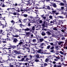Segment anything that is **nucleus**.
Returning a JSON list of instances; mask_svg holds the SVG:
<instances>
[{
    "label": "nucleus",
    "instance_id": "obj_5",
    "mask_svg": "<svg viewBox=\"0 0 67 67\" xmlns=\"http://www.w3.org/2000/svg\"><path fill=\"white\" fill-rule=\"evenodd\" d=\"M23 30H24L25 31H28L29 32H31V28L30 27L29 28L28 27H26L25 29H23Z\"/></svg>",
    "mask_w": 67,
    "mask_h": 67
},
{
    "label": "nucleus",
    "instance_id": "obj_14",
    "mask_svg": "<svg viewBox=\"0 0 67 67\" xmlns=\"http://www.w3.org/2000/svg\"><path fill=\"white\" fill-rule=\"evenodd\" d=\"M18 58V60L19 62H21V59L22 58V56L21 55H20V56H18L17 57Z\"/></svg>",
    "mask_w": 67,
    "mask_h": 67
},
{
    "label": "nucleus",
    "instance_id": "obj_50",
    "mask_svg": "<svg viewBox=\"0 0 67 67\" xmlns=\"http://www.w3.org/2000/svg\"><path fill=\"white\" fill-rule=\"evenodd\" d=\"M60 53L62 54V55H64V52H63L62 51H60L59 52Z\"/></svg>",
    "mask_w": 67,
    "mask_h": 67
},
{
    "label": "nucleus",
    "instance_id": "obj_24",
    "mask_svg": "<svg viewBox=\"0 0 67 67\" xmlns=\"http://www.w3.org/2000/svg\"><path fill=\"white\" fill-rule=\"evenodd\" d=\"M2 25L3 26H2V28L3 29H4V27H7V25H4L3 24H2Z\"/></svg>",
    "mask_w": 67,
    "mask_h": 67
},
{
    "label": "nucleus",
    "instance_id": "obj_20",
    "mask_svg": "<svg viewBox=\"0 0 67 67\" xmlns=\"http://www.w3.org/2000/svg\"><path fill=\"white\" fill-rule=\"evenodd\" d=\"M53 30L57 31H58V28L57 27H54L53 28Z\"/></svg>",
    "mask_w": 67,
    "mask_h": 67
},
{
    "label": "nucleus",
    "instance_id": "obj_6",
    "mask_svg": "<svg viewBox=\"0 0 67 67\" xmlns=\"http://www.w3.org/2000/svg\"><path fill=\"white\" fill-rule=\"evenodd\" d=\"M27 56L26 55H23L22 56L21 59V60L20 62H24L25 60V58L26 57H27Z\"/></svg>",
    "mask_w": 67,
    "mask_h": 67
},
{
    "label": "nucleus",
    "instance_id": "obj_33",
    "mask_svg": "<svg viewBox=\"0 0 67 67\" xmlns=\"http://www.w3.org/2000/svg\"><path fill=\"white\" fill-rule=\"evenodd\" d=\"M32 42L33 43H35L36 42V39H34L32 40Z\"/></svg>",
    "mask_w": 67,
    "mask_h": 67
},
{
    "label": "nucleus",
    "instance_id": "obj_58",
    "mask_svg": "<svg viewBox=\"0 0 67 67\" xmlns=\"http://www.w3.org/2000/svg\"><path fill=\"white\" fill-rule=\"evenodd\" d=\"M64 3L65 4H66V2H66V1L65 0H64V1H63Z\"/></svg>",
    "mask_w": 67,
    "mask_h": 67
},
{
    "label": "nucleus",
    "instance_id": "obj_52",
    "mask_svg": "<svg viewBox=\"0 0 67 67\" xmlns=\"http://www.w3.org/2000/svg\"><path fill=\"white\" fill-rule=\"evenodd\" d=\"M32 3L33 4V5H36V3H35V2H32Z\"/></svg>",
    "mask_w": 67,
    "mask_h": 67
},
{
    "label": "nucleus",
    "instance_id": "obj_48",
    "mask_svg": "<svg viewBox=\"0 0 67 67\" xmlns=\"http://www.w3.org/2000/svg\"><path fill=\"white\" fill-rule=\"evenodd\" d=\"M51 46L50 45H49L47 46V49H49L50 48H51Z\"/></svg>",
    "mask_w": 67,
    "mask_h": 67
},
{
    "label": "nucleus",
    "instance_id": "obj_59",
    "mask_svg": "<svg viewBox=\"0 0 67 67\" xmlns=\"http://www.w3.org/2000/svg\"><path fill=\"white\" fill-rule=\"evenodd\" d=\"M63 28L64 29H67V28H66V27L65 26H63Z\"/></svg>",
    "mask_w": 67,
    "mask_h": 67
},
{
    "label": "nucleus",
    "instance_id": "obj_43",
    "mask_svg": "<svg viewBox=\"0 0 67 67\" xmlns=\"http://www.w3.org/2000/svg\"><path fill=\"white\" fill-rule=\"evenodd\" d=\"M12 29H13V30H14V28L13 27H12L11 29H9V31H12Z\"/></svg>",
    "mask_w": 67,
    "mask_h": 67
},
{
    "label": "nucleus",
    "instance_id": "obj_27",
    "mask_svg": "<svg viewBox=\"0 0 67 67\" xmlns=\"http://www.w3.org/2000/svg\"><path fill=\"white\" fill-rule=\"evenodd\" d=\"M20 10H21V9H20V8H18L17 9H16V11L18 12H20Z\"/></svg>",
    "mask_w": 67,
    "mask_h": 67
},
{
    "label": "nucleus",
    "instance_id": "obj_29",
    "mask_svg": "<svg viewBox=\"0 0 67 67\" xmlns=\"http://www.w3.org/2000/svg\"><path fill=\"white\" fill-rule=\"evenodd\" d=\"M45 1H46V0H42L41 1H40L39 2V3H41V2H43L44 3L45 2Z\"/></svg>",
    "mask_w": 67,
    "mask_h": 67
},
{
    "label": "nucleus",
    "instance_id": "obj_7",
    "mask_svg": "<svg viewBox=\"0 0 67 67\" xmlns=\"http://www.w3.org/2000/svg\"><path fill=\"white\" fill-rule=\"evenodd\" d=\"M25 36H26L27 37H30V32H27L25 31Z\"/></svg>",
    "mask_w": 67,
    "mask_h": 67
},
{
    "label": "nucleus",
    "instance_id": "obj_61",
    "mask_svg": "<svg viewBox=\"0 0 67 67\" xmlns=\"http://www.w3.org/2000/svg\"><path fill=\"white\" fill-rule=\"evenodd\" d=\"M9 67H13V65L11 64H10V65H9Z\"/></svg>",
    "mask_w": 67,
    "mask_h": 67
},
{
    "label": "nucleus",
    "instance_id": "obj_53",
    "mask_svg": "<svg viewBox=\"0 0 67 67\" xmlns=\"http://www.w3.org/2000/svg\"><path fill=\"white\" fill-rule=\"evenodd\" d=\"M42 23H43V21H42V20H40L39 21V23L41 24Z\"/></svg>",
    "mask_w": 67,
    "mask_h": 67
},
{
    "label": "nucleus",
    "instance_id": "obj_64",
    "mask_svg": "<svg viewBox=\"0 0 67 67\" xmlns=\"http://www.w3.org/2000/svg\"><path fill=\"white\" fill-rule=\"evenodd\" d=\"M23 47L24 48H22V49H23V50H24V51H25V50H26L25 49H26V48H25V47Z\"/></svg>",
    "mask_w": 67,
    "mask_h": 67
},
{
    "label": "nucleus",
    "instance_id": "obj_32",
    "mask_svg": "<svg viewBox=\"0 0 67 67\" xmlns=\"http://www.w3.org/2000/svg\"><path fill=\"white\" fill-rule=\"evenodd\" d=\"M25 60L24 62H27V61H28L29 60V58L26 57L25 58Z\"/></svg>",
    "mask_w": 67,
    "mask_h": 67
},
{
    "label": "nucleus",
    "instance_id": "obj_62",
    "mask_svg": "<svg viewBox=\"0 0 67 67\" xmlns=\"http://www.w3.org/2000/svg\"><path fill=\"white\" fill-rule=\"evenodd\" d=\"M44 66H47V64L46 63H45L44 64Z\"/></svg>",
    "mask_w": 67,
    "mask_h": 67
},
{
    "label": "nucleus",
    "instance_id": "obj_41",
    "mask_svg": "<svg viewBox=\"0 0 67 67\" xmlns=\"http://www.w3.org/2000/svg\"><path fill=\"white\" fill-rule=\"evenodd\" d=\"M36 19H37V20L39 21L40 20V17H36Z\"/></svg>",
    "mask_w": 67,
    "mask_h": 67
},
{
    "label": "nucleus",
    "instance_id": "obj_49",
    "mask_svg": "<svg viewBox=\"0 0 67 67\" xmlns=\"http://www.w3.org/2000/svg\"><path fill=\"white\" fill-rule=\"evenodd\" d=\"M35 62H39L40 61H39V60L37 59H36L35 60Z\"/></svg>",
    "mask_w": 67,
    "mask_h": 67
},
{
    "label": "nucleus",
    "instance_id": "obj_4",
    "mask_svg": "<svg viewBox=\"0 0 67 67\" xmlns=\"http://www.w3.org/2000/svg\"><path fill=\"white\" fill-rule=\"evenodd\" d=\"M50 6L51 7H53L54 8H56L57 7V5L56 4V3H51V4L50 5Z\"/></svg>",
    "mask_w": 67,
    "mask_h": 67
},
{
    "label": "nucleus",
    "instance_id": "obj_38",
    "mask_svg": "<svg viewBox=\"0 0 67 67\" xmlns=\"http://www.w3.org/2000/svg\"><path fill=\"white\" fill-rule=\"evenodd\" d=\"M32 9H31V8H30L29 9H27V11H31Z\"/></svg>",
    "mask_w": 67,
    "mask_h": 67
},
{
    "label": "nucleus",
    "instance_id": "obj_23",
    "mask_svg": "<svg viewBox=\"0 0 67 67\" xmlns=\"http://www.w3.org/2000/svg\"><path fill=\"white\" fill-rule=\"evenodd\" d=\"M46 10H51V8L49 7V6H46Z\"/></svg>",
    "mask_w": 67,
    "mask_h": 67
},
{
    "label": "nucleus",
    "instance_id": "obj_42",
    "mask_svg": "<svg viewBox=\"0 0 67 67\" xmlns=\"http://www.w3.org/2000/svg\"><path fill=\"white\" fill-rule=\"evenodd\" d=\"M7 7V6L6 5H4V4L3 3V4L2 6V7H3V8H4V7Z\"/></svg>",
    "mask_w": 67,
    "mask_h": 67
},
{
    "label": "nucleus",
    "instance_id": "obj_3",
    "mask_svg": "<svg viewBox=\"0 0 67 67\" xmlns=\"http://www.w3.org/2000/svg\"><path fill=\"white\" fill-rule=\"evenodd\" d=\"M13 53H15V54H14V56H15V55H17L20 54V52L19 51H18L16 50H13Z\"/></svg>",
    "mask_w": 67,
    "mask_h": 67
},
{
    "label": "nucleus",
    "instance_id": "obj_18",
    "mask_svg": "<svg viewBox=\"0 0 67 67\" xmlns=\"http://www.w3.org/2000/svg\"><path fill=\"white\" fill-rule=\"evenodd\" d=\"M23 42L21 41L19 43H18V44L17 45V46L18 47L19 46V45H23Z\"/></svg>",
    "mask_w": 67,
    "mask_h": 67
},
{
    "label": "nucleus",
    "instance_id": "obj_60",
    "mask_svg": "<svg viewBox=\"0 0 67 67\" xmlns=\"http://www.w3.org/2000/svg\"><path fill=\"white\" fill-rule=\"evenodd\" d=\"M30 9H31V11H33V10H32V9H34V7H31V8H30Z\"/></svg>",
    "mask_w": 67,
    "mask_h": 67
},
{
    "label": "nucleus",
    "instance_id": "obj_1",
    "mask_svg": "<svg viewBox=\"0 0 67 67\" xmlns=\"http://www.w3.org/2000/svg\"><path fill=\"white\" fill-rule=\"evenodd\" d=\"M19 65L20 67H28L31 66V65H30V63L27 62L25 63L21 62L19 63Z\"/></svg>",
    "mask_w": 67,
    "mask_h": 67
},
{
    "label": "nucleus",
    "instance_id": "obj_12",
    "mask_svg": "<svg viewBox=\"0 0 67 67\" xmlns=\"http://www.w3.org/2000/svg\"><path fill=\"white\" fill-rule=\"evenodd\" d=\"M7 60L10 63V62H11V61H13V59H12V58L10 57H8Z\"/></svg>",
    "mask_w": 67,
    "mask_h": 67
},
{
    "label": "nucleus",
    "instance_id": "obj_16",
    "mask_svg": "<svg viewBox=\"0 0 67 67\" xmlns=\"http://www.w3.org/2000/svg\"><path fill=\"white\" fill-rule=\"evenodd\" d=\"M12 48H13V49H15V48H18V47L17 46V45L16 46L14 45H12Z\"/></svg>",
    "mask_w": 67,
    "mask_h": 67
},
{
    "label": "nucleus",
    "instance_id": "obj_26",
    "mask_svg": "<svg viewBox=\"0 0 67 67\" xmlns=\"http://www.w3.org/2000/svg\"><path fill=\"white\" fill-rule=\"evenodd\" d=\"M64 42L63 41H60L58 43V45H61V44H63L64 43Z\"/></svg>",
    "mask_w": 67,
    "mask_h": 67
},
{
    "label": "nucleus",
    "instance_id": "obj_56",
    "mask_svg": "<svg viewBox=\"0 0 67 67\" xmlns=\"http://www.w3.org/2000/svg\"><path fill=\"white\" fill-rule=\"evenodd\" d=\"M62 20H59V23H61L62 24Z\"/></svg>",
    "mask_w": 67,
    "mask_h": 67
},
{
    "label": "nucleus",
    "instance_id": "obj_9",
    "mask_svg": "<svg viewBox=\"0 0 67 67\" xmlns=\"http://www.w3.org/2000/svg\"><path fill=\"white\" fill-rule=\"evenodd\" d=\"M18 42V40L16 38H14L13 39V43L14 44H16Z\"/></svg>",
    "mask_w": 67,
    "mask_h": 67
},
{
    "label": "nucleus",
    "instance_id": "obj_8",
    "mask_svg": "<svg viewBox=\"0 0 67 67\" xmlns=\"http://www.w3.org/2000/svg\"><path fill=\"white\" fill-rule=\"evenodd\" d=\"M30 45V44H28V43H25L24 44H23L22 46V47H29Z\"/></svg>",
    "mask_w": 67,
    "mask_h": 67
},
{
    "label": "nucleus",
    "instance_id": "obj_28",
    "mask_svg": "<svg viewBox=\"0 0 67 67\" xmlns=\"http://www.w3.org/2000/svg\"><path fill=\"white\" fill-rule=\"evenodd\" d=\"M32 17L33 16H29V17L28 18V19H29V21H31V20Z\"/></svg>",
    "mask_w": 67,
    "mask_h": 67
},
{
    "label": "nucleus",
    "instance_id": "obj_55",
    "mask_svg": "<svg viewBox=\"0 0 67 67\" xmlns=\"http://www.w3.org/2000/svg\"><path fill=\"white\" fill-rule=\"evenodd\" d=\"M26 21H27V19H25L23 20V22H26Z\"/></svg>",
    "mask_w": 67,
    "mask_h": 67
},
{
    "label": "nucleus",
    "instance_id": "obj_51",
    "mask_svg": "<svg viewBox=\"0 0 67 67\" xmlns=\"http://www.w3.org/2000/svg\"><path fill=\"white\" fill-rule=\"evenodd\" d=\"M59 18H60V19H63L64 18V17L63 16H59Z\"/></svg>",
    "mask_w": 67,
    "mask_h": 67
},
{
    "label": "nucleus",
    "instance_id": "obj_44",
    "mask_svg": "<svg viewBox=\"0 0 67 67\" xmlns=\"http://www.w3.org/2000/svg\"><path fill=\"white\" fill-rule=\"evenodd\" d=\"M19 26L21 27L22 28V26H24V25L21 24H20Z\"/></svg>",
    "mask_w": 67,
    "mask_h": 67
},
{
    "label": "nucleus",
    "instance_id": "obj_21",
    "mask_svg": "<svg viewBox=\"0 0 67 67\" xmlns=\"http://www.w3.org/2000/svg\"><path fill=\"white\" fill-rule=\"evenodd\" d=\"M45 31H42L41 33V35L42 36H45L46 35V33L44 32Z\"/></svg>",
    "mask_w": 67,
    "mask_h": 67
},
{
    "label": "nucleus",
    "instance_id": "obj_34",
    "mask_svg": "<svg viewBox=\"0 0 67 67\" xmlns=\"http://www.w3.org/2000/svg\"><path fill=\"white\" fill-rule=\"evenodd\" d=\"M61 9H60V10H61V11H62H62H64L65 10V8L64 7H61Z\"/></svg>",
    "mask_w": 67,
    "mask_h": 67
},
{
    "label": "nucleus",
    "instance_id": "obj_31",
    "mask_svg": "<svg viewBox=\"0 0 67 67\" xmlns=\"http://www.w3.org/2000/svg\"><path fill=\"white\" fill-rule=\"evenodd\" d=\"M46 33H47L48 35H50L51 34V33L49 32V31H47L46 32Z\"/></svg>",
    "mask_w": 67,
    "mask_h": 67
},
{
    "label": "nucleus",
    "instance_id": "obj_45",
    "mask_svg": "<svg viewBox=\"0 0 67 67\" xmlns=\"http://www.w3.org/2000/svg\"><path fill=\"white\" fill-rule=\"evenodd\" d=\"M20 11H21V12L24 11V10H23L22 9V7H20Z\"/></svg>",
    "mask_w": 67,
    "mask_h": 67
},
{
    "label": "nucleus",
    "instance_id": "obj_63",
    "mask_svg": "<svg viewBox=\"0 0 67 67\" xmlns=\"http://www.w3.org/2000/svg\"><path fill=\"white\" fill-rule=\"evenodd\" d=\"M34 20V18H33V17H32L31 18V19L30 20V21H33Z\"/></svg>",
    "mask_w": 67,
    "mask_h": 67
},
{
    "label": "nucleus",
    "instance_id": "obj_47",
    "mask_svg": "<svg viewBox=\"0 0 67 67\" xmlns=\"http://www.w3.org/2000/svg\"><path fill=\"white\" fill-rule=\"evenodd\" d=\"M41 49H40L38 51H37V52L38 53H41Z\"/></svg>",
    "mask_w": 67,
    "mask_h": 67
},
{
    "label": "nucleus",
    "instance_id": "obj_11",
    "mask_svg": "<svg viewBox=\"0 0 67 67\" xmlns=\"http://www.w3.org/2000/svg\"><path fill=\"white\" fill-rule=\"evenodd\" d=\"M27 23H28V26L29 27V26H30L31 25V23H34V21H28L27 22Z\"/></svg>",
    "mask_w": 67,
    "mask_h": 67
},
{
    "label": "nucleus",
    "instance_id": "obj_37",
    "mask_svg": "<svg viewBox=\"0 0 67 67\" xmlns=\"http://www.w3.org/2000/svg\"><path fill=\"white\" fill-rule=\"evenodd\" d=\"M58 64H59V65H60V66H61V65H64V66H65V64H64V63H62V64H61V63L59 62L58 63Z\"/></svg>",
    "mask_w": 67,
    "mask_h": 67
},
{
    "label": "nucleus",
    "instance_id": "obj_46",
    "mask_svg": "<svg viewBox=\"0 0 67 67\" xmlns=\"http://www.w3.org/2000/svg\"><path fill=\"white\" fill-rule=\"evenodd\" d=\"M6 35H7V37H9V36L10 35V34L9 33H7Z\"/></svg>",
    "mask_w": 67,
    "mask_h": 67
},
{
    "label": "nucleus",
    "instance_id": "obj_39",
    "mask_svg": "<svg viewBox=\"0 0 67 67\" xmlns=\"http://www.w3.org/2000/svg\"><path fill=\"white\" fill-rule=\"evenodd\" d=\"M23 5V4H22V3H19L18 4V6H22V5Z\"/></svg>",
    "mask_w": 67,
    "mask_h": 67
},
{
    "label": "nucleus",
    "instance_id": "obj_17",
    "mask_svg": "<svg viewBox=\"0 0 67 67\" xmlns=\"http://www.w3.org/2000/svg\"><path fill=\"white\" fill-rule=\"evenodd\" d=\"M46 21H44L43 22V23H42V26H43V27H45V22H46Z\"/></svg>",
    "mask_w": 67,
    "mask_h": 67
},
{
    "label": "nucleus",
    "instance_id": "obj_57",
    "mask_svg": "<svg viewBox=\"0 0 67 67\" xmlns=\"http://www.w3.org/2000/svg\"><path fill=\"white\" fill-rule=\"evenodd\" d=\"M31 44L34 46H36V45H37V43Z\"/></svg>",
    "mask_w": 67,
    "mask_h": 67
},
{
    "label": "nucleus",
    "instance_id": "obj_2",
    "mask_svg": "<svg viewBox=\"0 0 67 67\" xmlns=\"http://www.w3.org/2000/svg\"><path fill=\"white\" fill-rule=\"evenodd\" d=\"M25 2H27V3L26 4L27 5H29V6H31L32 4V1H31V0H28V1H25Z\"/></svg>",
    "mask_w": 67,
    "mask_h": 67
},
{
    "label": "nucleus",
    "instance_id": "obj_35",
    "mask_svg": "<svg viewBox=\"0 0 67 67\" xmlns=\"http://www.w3.org/2000/svg\"><path fill=\"white\" fill-rule=\"evenodd\" d=\"M13 37H19V35H12Z\"/></svg>",
    "mask_w": 67,
    "mask_h": 67
},
{
    "label": "nucleus",
    "instance_id": "obj_40",
    "mask_svg": "<svg viewBox=\"0 0 67 67\" xmlns=\"http://www.w3.org/2000/svg\"><path fill=\"white\" fill-rule=\"evenodd\" d=\"M60 6H63V5H65V4L64 3H60Z\"/></svg>",
    "mask_w": 67,
    "mask_h": 67
},
{
    "label": "nucleus",
    "instance_id": "obj_19",
    "mask_svg": "<svg viewBox=\"0 0 67 67\" xmlns=\"http://www.w3.org/2000/svg\"><path fill=\"white\" fill-rule=\"evenodd\" d=\"M40 55L38 54H37V55H36V59H38L39 58H41V57H40Z\"/></svg>",
    "mask_w": 67,
    "mask_h": 67
},
{
    "label": "nucleus",
    "instance_id": "obj_54",
    "mask_svg": "<svg viewBox=\"0 0 67 67\" xmlns=\"http://www.w3.org/2000/svg\"><path fill=\"white\" fill-rule=\"evenodd\" d=\"M48 60H49V59H48V58H47L45 60V62H48Z\"/></svg>",
    "mask_w": 67,
    "mask_h": 67
},
{
    "label": "nucleus",
    "instance_id": "obj_15",
    "mask_svg": "<svg viewBox=\"0 0 67 67\" xmlns=\"http://www.w3.org/2000/svg\"><path fill=\"white\" fill-rule=\"evenodd\" d=\"M51 23H54V24H56V19H55L53 21H51L50 22Z\"/></svg>",
    "mask_w": 67,
    "mask_h": 67
},
{
    "label": "nucleus",
    "instance_id": "obj_36",
    "mask_svg": "<svg viewBox=\"0 0 67 67\" xmlns=\"http://www.w3.org/2000/svg\"><path fill=\"white\" fill-rule=\"evenodd\" d=\"M23 16L24 17H25V18H26L27 16V14H24L23 15Z\"/></svg>",
    "mask_w": 67,
    "mask_h": 67
},
{
    "label": "nucleus",
    "instance_id": "obj_13",
    "mask_svg": "<svg viewBox=\"0 0 67 67\" xmlns=\"http://www.w3.org/2000/svg\"><path fill=\"white\" fill-rule=\"evenodd\" d=\"M50 49L51 51H50V52L51 53H54V46H52L51 48H50Z\"/></svg>",
    "mask_w": 67,
    "mask_h": 67
},
{
    "label": "nucleus",
    "instance_id": "obj_10",
    "mask_svg": "<svg viewBox=\"0 0 67 67\" xmlns=\"http://www.w3.org/2000/svg\"><path fill=\"white\" fill-rule=\"evenodd\" d=\"M0 63H4L5 64H8V63H9V61L8 60H6L4 61V62H2V60H0Z\"/></svg>",
    "mask_w": 67,
    "mask_h": 67
},
{
    "label": "nucleus",
    "instance_id": "obj_30",
    "mask_svg": "<svg viewBox=\"0 0 67 67\" xmlns=\"http://www.w3.org/2000/svg\"><path fill=\"white\" fill-rule=\"evenodd\" d=\"M35 30V26H33L32 28H31V32L32 31Z\"/></svg>",
    "mask_w": 67,
    "mask_h": 67
},
{
    "label": "nucleus",
    "instance_id": "obj_25",
    "mask_svg": "<svg viewBox=\"0 0 67 67\" xmlns=\"http://www.w3.org/2000/svg\"><path fill=\"white\" fill-rule=\"evenodd\" d=\"M44 41V40L43 38L39 39V41L40 42H42L43 41Z\"/></svg>",
    "mask_w": 67,
    "mask_h": 67
},
{
    "label": "nucleus",
    "instance_id": "obj_22",
    "mask_svg": "<svg viewBox=\"0 0 67 67\" xmlns=\"http://www.w3.org/2000/svg\"><path fill=\"white\" fill-rule=\"evenodd\" d=\"M3 30H2L1 29H0V34H4V32H5L4 31L3 32Z\"/></svg>",
    "mask_w": 67,
    "mask_h": 67
}]
</instances>
